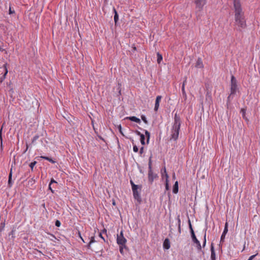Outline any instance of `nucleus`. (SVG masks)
I'll return each instance as SVG.
<instances>
[{"instance_id": "nucleus-1", "label": "nucleus", "mask_w": 260, "mask_h": 260, "mask_svg": "<svg viewBox=\"0 0 260 260\" xmlns=\"http://www.w3.org/2000/svg\"><path fill=\"white\" fill-rule=\"evenodd\" d=\"M234 7L235 9V25L237 26L236 29L241 31L242 28H244L246 27V23L240 0L234 1Z\"/></svg>"}, {"instance_id": "nucleus-2", "label": "nucleus", "mask_w": 260, "mask_h": 260, "mask_svg": "<svg viewBox=\"0 0 260 260\" xmlns=\"http://www.w3.org/2000/svg\"><path fill=\"white\" fill-rule=\"evenodd\" d=\"M181 123V121L180 116L176 113L174 116V122L171 131L170 140L176 141L178 139Z\"/></svg>"}, {"instance_id": "nucleus-3", "label": "nucleus", "mask_w": 260, "mask_h": 260, "mask_svg": "<svg viewBox=\"0 0 260 260\" xmlns=\"http://www.w3.org/2000/svg\"><path fill=\"white\" fill-rule=\"evenodd\" d=\"M237 89V80L234 76H232L231 80V94H235Z\"/></svg>"}, {"instance_id": "nucleus-4", "label": "nucleus", "mask_w": 260, "mask_h": 260, "mask_svg": "<svg viewBox=\"0 0 260 260\" xmlns=\"http://www.w3.org/2000/svg\"><path fill=\"white\" fill-rule=\"evenodd\" d=\"M188 221L189 228L190 234H191V237L192 238V241L196 244L200 242V241L197 239V238L195 235V234H194V231L192 229L190 219H188Z\"/></svg>"}, {"instance_id": "nucleus-5", "label": "nucleus", "mask_w": 260, "mask_h": 260, "mask_svg": "<svg viewBox=\"0 0 260 260\" xmlns=\"http://www.w3.org/2000/svg\"><path fill=\"white\" fill-rule=\"evenodd\" d=\"M157 177V175L153 173L152 169L148 170V181L150 183H152Z\"/></svg>"}, {"instance_id": "nucleus-6", "label": "nucleus", "mask_w": 260, "mask_h": 260, "mask_svg": "<svg viewBox=\"0 0 260 260\" xmlns=\"http://www.w3.org/2000/svg\"><path fill=\"white\" fill-rule=\"evenodd\" d=\"M228 232V223L225 222L224 230L220 237V242H223L224 241L225 237Z\"/></svg>"}, {"instance_id": "nucleus-7", "label": "nucleus", "mask_w": 260, "mask_h": 260, "mask_svg": "<svg viewBox=\"0 0 260 260\" xmlns=\"http://www.w3.org/2000/svg\"><path fill=\"white\" fill-rule=\"evenodd\" d=\"M131 183L132 186L133 195H139V192L138 190L139 188V186L138 185H135L132 180L131 181Z\"/></svg>"}, {"instance_id": "nucleus-8", "label": "nucleus", "mask_w": 260, "mask_h": 260, "mask_svg": "<svg viewBox=\"0 0 260 260\" xmlns=\"http://www.w3.org/2000/svg\"><path fill=\"white\" fill-rule=\"evenodd\" d=\"M161 98H162V96L161 95H158L156 96V98L155 100L154 109L155 111H157L158 110L159 106V102L161 101Z\"/></svg>"}, {"instance_id": "nucleus-9", "label": "nucleus", "mask_w": 260, "mask_h": 260, "mask_svg": "<svg viewBox=\"0 0 260 260\" xmlns=\"http://www.w3.org/2000/svg\"><path fill=\"white\" fill-rule=\"evenodd\" d=\"M127 240L124 237H117V243L119 245H125Z\"/></svg>"}, {"instance_id": "nucleus-10", "label": "nucleus", "mask_w": 260, "mask_h": 260, "mask_svg": "<svg viewBox=\"0 0 260 260\" xmlns=\"http://www.w3.org/2000/svg\"><path fill=\"white\" fill-rule=\"evenodd\" d=\"M195 3L198 7L202 8L205 5L206 1L205 0H195Z\"/></svg>"}, {"instance_id": "nucleus-11", "label": "nucleus", "mask_w": 260, "mask_h": 260, "mask_svg": "<svg viewBox=\"0 0 260 260\" xmlns=\"http://www.w3.org/2000/svg\"><path fill=\"white\" fill-rule=\"evenodd\" d=\"M211 260H216V254L213 243L211 245Z\"/></svg>"}, {"instance_id": "nucleus-12", "label": "nucleus", "mask_w": 260, "mask_h": 260, "mask_svg": "<svg viewBox=\"0 0 260 260\" xmlns=\"http://www.w3.org/2000/svg\"><path fill=\"white\" fill-rule=\"evenodd\" d=\"M164 248L165 249H169L170 248V242L168 238H166L163 243Z\"/></svg>"}, {"instance_id": "nucleus-13", "label": "nucleus", "mask_w": 260, "mask_h": 260, "mask_svg": "<svg viewBox=\"0 0 260 260\" xmlns=\"http://www.w3.org/2000/svg\"><path fill=\"white\" fill-rule=\"evenodd\" d=\"M125 119H129L132 121H134L138 123H141V120L139 118L136 117V116L127 117L125 118Z\"/></svg>"}, {"instance_id": "nucleus-14", "label": "nucleus", "mask_w": 260, "mask_h": 260, "mask_svg": "<svg viewBox=\"0 0 260 260\" xmlns=\"http://www.w3.org/2000/svg\"><path fill=\"white\" fill-rule=\"evenodd\" d=\"M195 67L197 68H203L204 67V65L201 58H198Z\"/></svg>"}, {"instance_id": "nucleus-15", "label": "nucleus", "mask_w": 260, "mask_h": 260, "mask_svg": "<svg viewBox=\"0 0 260 260\" xmlns=\"http://www.w3.org/2000/svg\"><path fill=\"white\" fill-rule=\"evenodd\" d=\"M186 82V80L184 81V82L183 83V85L182 86V88H181L182 95H183V96L185 98V99H186V97H187L186 93L185 91V84Z\"/></svg>"}, {"instance_id": "nucleus-16", "label": "nucleus", "mask_w": 260, "mask_h": 260, "mask_svg": "<svg viewBox=\"0 0 260 260\" xmlns=\"http://www.w3.org/2000/svg\"><path fill=\"white\" fill-rule=\"evenodd\" d=\"M4 67L5 68V74H4V75L3 76V77H2L1 78H0V82L2 83L3 80L6 78V76L8 73V69L7 68V64H5L4 65Z\"/></svg>"}, {"instance_id": "nucleus-17", "label": "nucleus", "mask_w": 260, "mask_h": 260, "mask_svg": "<svg viewBox=\"0 0 260 260\" xmlns=\"http://www.w3.org/2000/svg\"><path fill=\"white\" fill-rule=\"evenodd\" d=\"M113 11L114 12V20L115 23V25H116L118 21V14L116 10V9L114 8Z\"/></svg>"}, {"instance_id": "nucleus-18", "label": "nucleus", "mask_w": 260, "mask_h": 260, "mask_svg": "<svg viewBox=\"0 0 260 260\" xmlns=\"http://www.w3.org/2000/svg\"><path fill=\"white\" fill-rule=\"evenodd\" d=\"M178 191V183L177 181H176L173 188V192L175 194L177 193Z\"/></svg>"}, {"instance_id": "nucleus-19", "label": "nucleus", "mask_w": 260, "mask_h": 260, "mask_svg": "<svg viewBox=\"0 0 260 260\" xmlns=\"http://www.w3.org/2000/svg\"><path fill=\"white\" fill-rule=\"evenodd\" d=\"M134 198L135 201H137V203H136V206H138L141 204L142 202L141 196H134Z\"/></svg>"}, {"instance_id": "nucleus-20", "label": "nucleus", "mask_w": 260, "mask_h": 260, "mask_svg": "<svg viewBox=\"0 0 260 260\" xmlns=\"http://www.w3.org/2000/svg\"><path fill=\"white\" fill-rule=\"evenodd\" d=\"M12 169H11L10 172L9 173V179H8V185L10 187L12 185Z\"/></svg>"}, {"instance_id": "nucleus-21", "label": "nucleus", "mask_w": 260, "mask_h": 260, "mask_svg": "<svg viewBox=\"0 0 260 260\" xmlns=\"http://www.w3.org/2000/svg\"><path fill=\"white\" fill-rule=\"evenodd\" d=\"M240 112L242 113L243 118L247 121L248 119L246 116V109L244 108L241 109Z\"/></svg>"}, {"instance_id": "nucleus-22", "label": "nucleus", "mask_w": 260, "mask_h": 260, "mask_svg": "<svg viewBox=\"0 0 260 260\" xmlns=\"http://www.w3.org/2000/svg\"><path fill=\"white\" fill-rule=\"evenodd\" d=\"M128 249V248L126 245H119V251L122 255L124 254L123 249Z\"/></svg>"}, {"instance_id": "nucleus-23", "label": "nucleus", "mask_w": 260, "mask_h": 260, "mask_svg": "<svg viewBox=\"0 0 260 260\" xmlns=\"http://www.w3.org/2000/svg\"><path fill=\"white\" fill-rule=\"evenodd\" d=\"M162 55L159 53H157V63H160V62L162 61Z\"/></svg>"}, {"instance_id": "nucleus-24", "label": "nucleus", "mask_w": 260, "mask_h": 260, "mask_svg": "<svg viewBox=\"0 0 260 260\" xmlns=\"http://www.w3.org/2000/svg\"><path fill=\"white\" fill-rule=\"evenodd\" d=\"M145 131V135L147 137V143H149V139H150V133L147 131V130H144Z\"/></svg>"}, {"instance_id": "nucleus-25", "label": "nucleus", "mask_w": 260, "mask_h": 260, "mask_svg": "<svg viewBox=\"0 0 260 260\" xmlns=\"http://www.w3.org/2000/svg\"><path fill=\"white\" fill-rule=\"evenodd\" d=\"M53 183H57V182L53 179H51V180L50 183L49 185V189H50L51 190V192L52 193H54V191H53V190L52 189L51 187V185Z\"/></svg>"}, {"instance_id": "nucleus-26", "label": "nucleus", "mask_w": 260, "mask_h": 260, "mask_svg": "<svg viewBox=\"0 0 260 260\" xmlns=\"http://www.w3.org/2000/svg\"><path fill=\"white\" fill-rule=\"evenodd\" d=\"M152 155H151L149 158V162H148V169L150 170L152 169Z\"/></svg>"}, {"instance_id": "nucleus-27", "label": "nucleus", "mask_w": 260, "mask_h": 260, "mask_svg": "<svg viewBox=\"0 0 260 260\" xmlns=\"http://www.w3.org/2000/svg\"><path fill=\"white\" fill-rule=\"evenodd\" d=\"M145 136L143 135H141V137H140V141H141V143L142 144V145H145Z\"/></svg>"}, {"instance_id": "nucleus-28", "label": "nucleus", "mask_w": 260, "mask_h": 260, "mask_svg": "<svg viewBox=\"0 0 260 260\" xmlns=\"http://www.w3.org/2000/svg\"><path fill=\"white\" fill-rule=\"evenodd\" d=\"M37 164V161H34L33 162H31L29 166L30 167V168H31V171H33V168H34V167L36 165V164Z\"/></svg>"}, {"instance_id": "nucleus-29", "label": "nucleus", "mask_w": 260, "mask_h": 260, "mask_svg": "<svg viewBox=\"0 0 260 260\" xmlns=\"http://www.w3.org/2000/svg\"><path fill=\"white\" fill-rule=\"evenodd\" d=\"M141 117L142 120L144 122V123L145 124L148 123V122L145 116L142 115H141Z\"/></svg>"}, {"instance_id": "nucleus-30", "label": "nucleus", "mask_w": 260, "mask_h": 260, "mask_svg": "<svg viewBox=\"0 0 260 260\" xmlns=\"http://www.w3.org/2000/svg\"><path fill=\"white\" fill-rule=\"evenodd\" d=\"M39 136L37 135H35L32 140V143H35V142L39 139Z\"/></svg>"}, {"instance_id": "nucleus-31", "label": "nucleus", "mask_w": 260, "mask_h": 260, "mask_svg": "<svg viewBox=\"0 0 260 260\" xmlns=\"http://www.w3.org/2000/svg\"><path fill=\"white\" fill-rule=\"evenodd\" d=\"M233 94H230L229 95V96L228 97V99H227V106L228 107L229 106V104L230 103V102H231V98H232V95Z\"/></svg>"}, {"instance_id": "nucleus-32", "label": "nucleus", "mask_w": 260, "mask_h": 260, "mask_svg": "<svg viewBox=\"0 0 260 260\" xmlns=\"http://www.w3.org/2000/svg\"><path fill=\"white\" fill-rule=\"evenodd\" d=\"M14 13H15V10L10 6L9 10V14L10 15H11V14H13Z\"/></svg>"}, {"instance_id": "nucleus-33", "label": "nucleus", "mask_w": 260, "mask_h": 260, "mask_svg": "<svg viewBox=\"0 0 260 260\" xmlns=\"http://www.w3.org/2000/svg\"><path fill=\"white\" fill-rule=\"evenodd\" d=\"M55 226H56L57 227H59L61 225V223H60V221L58 220H56L55 222Z\"/></svg>"}, {"instance_id": "nucleus-34", "label": "nucleus", "mask_w": 260, "mask_h": 260, "mask_svg": "<svg viewBox=\"0 0 260 260\" xmlns=\"http://www.w3.org/2000/svg\"><path fill=\"white\" fill-rule=\"evenodd\" d=\"M177 222H178V226H179V225H181V220H180V215H178L177 216Z\"/></svg>"}, {"instance_id": "nucleus-35", "label": "nucleus", "mask_w": 260, "mask_h": 260, "mask_svg": "<svg viewBox=\"0 0 260 260\" xmlns=\"http://www.w3.org/2000/svg\"><path fill=\"white\" fill-rule=\"evenodd\" d=\"M196 244H197V248L198 250L201 251L202 249V247H201L200 242L197 243Z\"/></svg>"}, {"instance_id": "nucleus-36", "label": "nucleus", "mask_w": 260, "mask_h": 260, "mask_svg": "<svg viewBox=\"0 0 260 260\" xmlns=\"http://www.w3.org/2000/svg\"><path fill=\"white\" fill-rule=\"evenodd\" d=\"M94 242H95L94 238L93 237H92L90 239V241L88 244V247L90 246V245L91 243H94Z\"/></svg>"}, {"instance_id": "nucleus-37", "label": "nucleus", "mask_w": 260, "mask_h": 260, "mask_svg": "<svg viewBox=\"0 0 260 260\" xmlns=\"http://www.w3.org/2000/svg\"><path fill=\"white\" fill-rule=\"evenodd\" d=\"M206 233L204 235V241H203V247H204L206 245Z\"/></svg>"}, {"instance_id": "nucleus-38", "label": "nucleus", "mask_w": 260, "mask_h": 260, "mask_svg": "<svg viewBox=\"0 0 260 260\" xmlns=\"http://www.w3.org/2000/svg\"><path fill=\"white\" fill-rule=\"evenodd\" d=\"M139 149L138 147L136 145H134L133 146V151L135 152H137Z\"/></svg>"}, {"instance_id": "nucleus-39", "label": "nucleus", "mask_w": 260, "mask_h": 260, "mask_svg": "<svg viewBox=\"0 0 260 260\" xmlns=\"http://www.w3.org/2000/svg\"><path fill=\"white\" fill-rule=\"evenodd\" d=\"M258 254V253H257L256 254H254V255H252L251 256H250L249 258L248 259V260H252L255 257L256 255H257Z\"/></svg>"}, {"instance_id": "nucleus-40", "label": "nucleus", "mask_w": 260, "mask_h": 260, "mask_svg": "<svg viewBox=\"0 0 260 260\" xmlns=\"http://www.w3.org/2000/svg\"><path fill=\"white\" fill-rule=\"evenodd\" d=\"M117 237H120V238L124 237L122 231H121L120 232V233L119 235H117Z\"/></svg>"}, {"instance_id": "nucleus-41", "label": "nucleus", "mask_w": 260, "mask_h": 260, "mask_svg": "<svg viewBox=\"0 0 260 260\" xmlns=\"http://www.w3.org/2000/svg\"><path fill=\"white\" fill-rule=\"evenodd\" d=\"M118 130L119 131V132L123 135L122 134V127H121V126L120 124L118 125Z\"/></svg>"}, {"instance_id": "nucleus-42", "label": "nucleus", "mask_w": 260, "mask_h": 260, "mask_svg": "<svg viewBox=\"0 0 260 260\" xmlns=\"http://www.w3.org/2000/svg\"><path fill=\"white\" fill-rule=\"evenodd\" d=\"M144 152V147H142L140 149V151H139V153L140 155H141Z\"/></svg>"}, {"instance_id": "nucleus-43", "label": "nucleus", "mask_w": 260, "mask_h": 260, "mask_svg": "<svg viewBox=\"0 0 260 260\" xmlns=\"http://www.w3.org/2000/svg\"><path fill=\"white\" fill-rule=\"evenodd\" d=\"M99 236L104 240V242H106L104 237L102 236V233H100Z\"/></svg>"}, {"instance_id": "nucleus-44", "label": "nucleus", "mask_w": 260, "mask_h": 260, "mask_svg": "<svg viewBox=\"0 0 260 260\" xmlns=\"http://www.w3.org/2000/svg\"><path fill=\"white\" fill-rule=\"evenodd\" d=\"M41 157L45 160H49V157H47V156H41Z\"/></svg>"}, {"instance_id": "nucleus-45", "label": "nucleus", "mask_w": 260, "mask_h": 260, "mask_svg": "<svg viewBox=\"0 0 260 260\" xmlns=\"http://www.w3.org/2000/svg\"><path fill=\"white\" fill-rule=\"evenodd\" d=\"M136 133L137 134V135L139 136L140 137H141V135H143V134H141L140 132H139L138 131H136Z\"/></svg>"}, {"instance_id": "nucleus-46", "label": "nucleus", "mask_w": 260, "mask_h": 260, "mask_svg": "<svg viewBox=\"0 0 260 260\" xmlns=\"http://www.w3.org/2000/svg\"><path fill=\"white\" fill-rule=\"evenodd\" d=\"M52 164H54L55 162V161L53 160L52 158L49 157V160H48Z\"/></svg>"}, {"instance_id": "nucleus-47", "label": "nucleus", "mask_w": 260, "mask_h": 260, "mask_svg": "<svg viewBox=\"0 0 260 260\" xmlns=\"http://www.w3.org/2000/svg\"><path fill=\"white\" fill-rule=\"evenodd\" d=\"M101 233H102V234H107V230H106L105 229H104L102 231V232Z\"/></svg>"}, {"instance_id": "nucleus-48", "label": "nucleus", "mask_w": 260, "mask_h": 260, "mask_svg": "<svg viewBox=\"0 0 260 260\" xmlns=\"http://www.w3.org/2000/svg\"><path fill=\"white\" fill-rule=\"evenodd\" d=\"M166 188L167 190H168L169 189V184L167 182H166Z\"/></svg>"}, {"instance_id": "nucleus-49", "label": "nucleus", "mask_w": 260, "mask_h": 260, "mask_svg": "<svg viewBox=\"0 0 260 260\" xmlns=\"http://www.w3.org/2000/svg\"><path fill=\"white\" fill-rule=\"evenodd\" d=\"M178 232L180 234L181 233V225L178 226Z\"/></svg>"}, {"instance_id": "nucleus-50", "label": "nucleus", "mask_w": 260, "mask_h": 260, "mask_svg": "<svg viewBox=\"0 0 260 260\" xmlns=\"http://www.w3.org/2000/svg\"><path fill=\"white\" fill-rule=\"evenodd\" d=\"M112 204H113V205H114V206H115V205H116V202H115V200H114V199H113V200H112Z\"/></svg>"}, {"instance_id": "nucleus-51", "label": "nucleus", "mask_w": 260, "mask_h": 260, "mask_svg": "<svg viewBox=\"0 0 260 260\" xmlns=\"http://www.w3.org/2000/svg\"><path fill=\"white\" fill-rule=\"evenodd\" d=\"M170 232H171V233H172V228H171V225L170 226Z\"/></svg>"}, {"instance_id": "nucleus-52", "label": "nucleus", "mask_w": 260, "mask_h": 260, "mask_svg": "<svg viewBox=\"0 0 260 260\" xmlns=\"http://www.w3.org/2000/svg\"><path fill=\"white\" fill-rule=\"evenodd\" d=\"M0 51H4V49L1 48H0Z\"/></svg>"}, {"instance_id": "nucleus-53", "label": "nucleus", "mask_w": 260, "mask_h": 260, "mask_svg": "<svg viewBox=\"0 0 260 260\" xmlns=\"http://www.w3.org/2000/svg\"><path fill=\"white\" fill-rule=\"evenodd\" d=\"M13 231H12L11 232V234H13Z\"/></svg>"}, {"instance_id": "nucleus-54", "label": "nucleus", "mask_w": 260, "mask_h": 260, "mask_svg": "<svg viewBox=\"0 0 260 260\" xmlns=\"http://www.w3.org/2000/svg\"><path fill=\"white\" fill-rule=\"evenodd\" d=\"M79 236L81 237V238L82 239V237H81V235L79 233Z\"/></svg>"}, {"instance_id": "nucleus-55", "label": "nucleus", "mask_w": 260, "mask_h": 260, "mask_svg": "<svg viewBox=\"0 0 260 260\" xmlns=\"http://www.w3.org/2000/svg\"><path fill=\"white\" fill-rule=\"evenodd\" d=\"M164 171L166 172V168H164Z\"/></svg>"}]
</instances>
